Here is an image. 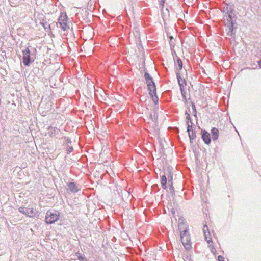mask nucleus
<instances>
[{
	"label": "nucleus",
	"mask_w": 261,
	"mask_h": 261,
	"mask_svg": "<svg viewBox=\"0 0 261 261\" xmlns=\"http://www.w3.org/2000/svg\"><path fill=\"white\" fill-rule=\"evenodd\" d=\"M178 228L180 232V238L182 243L186 250L191 248V240L188 234L187 225L183 222V220H179Z\"/></svg>",
	"instance_id": "1"
},
{
	"label": "nucleus",
	"mask_w": 261,
	"mask_h": 261,
	"mask_svg": "<svg viewBox=\"0 0 261 261\" xmlns=\"http://www.w3.org/2000/svg\"><path fill=\"white\" fill-rule=\"evenodd\" d=\"M59 218V213L57 211H48L45 216V221L47 224H52L56 222Z\"/></svg>",
	"instance_id": "2"
},
{
	"label": "nucleus",
	"mask_w": 261,
	"mask_h": 261,
	"mask_svg": "<svg viewBox=\"0 0 261 261\" xmlns=\"http://www.w3.org/2000/svg\"><path fill=\"white\" fill-rule=\"evenodd\" d=\"M58 22L61 29L63 31H66L69 29V25L67 23V16L65 13L61 14L58 19Z\"/></svg>",
	"instance_id": "3"
},
{
	"label": "nucleus",
	"mask_w": 261,
	"mask_h": 261,
	"mask_svg": "<svg viewBox=\"0 0 261 261\" xmlns=\"http://www.w3.org/2000/svg\"><path fill=\"white\" fill-rule=\"evenodd\" d=\"M19 211L22 214L30 217H34L35 216L36 213L33 207H20L18 209Z\"/></svg>",
	"instance_id": "4"
},
{
	"label": "nucleus",
	"mask_w": 261,
	"mask_h": 261,
	"mask_svg": "<svg viewBox=\"0 0 261 261\" xmlns=\"http://www.w3.org/2000/svg\"><path fill=\"white\" fill-rule=\"evenodd\" d=\"M60 130L56 127L49 126L47 128V133L48 136L50 137L57 138L61 134Z\"/></svg>",
	"instance_id": "5"
},
{
	"label": "nucleus",
	"mask_w": 261,
	"mask_h": 261,
	"mask_svg": "<svg viewBox=\"0 0 261 261\" xmlns=\"http://www.w3.org/2000/svg\"><path fill=\"white\" fill-rule=\"evenodd\" d=\"M23 63L26 66H29L31 63L30 51L28 48L23 51Z\"/></svg>",
	"instance_id": "6"
},
{
	"label": "nucleus",
	"mask_w": 261,
	"mask_h": 261,
	"mask_svg": "<svg viewBox=\"0 0 261 261\" xmlns=\"http://www.w3.org/2000/svg\"><path fill=\"white\" fill-rule=\"evenodd\" d=\"M67 191L68 193H76L79 190L78 185L73 182L68 183L67 184Z\"/></svg>",
	"instance_id": "7"
},
{
	"label": "nucleus",
	"mask_w": 261,
	"mask_h": 261,
	"mask_svg": "<svg viewBox=\"0 0 261 261\" xmlns=\"http://www.w3.org/2000/svg\"><path fill=\"white\" fill-rule=\"evenodd\" d=\"M146 82L147 83L148 88L149 90V94H152V92H153L155 94L156 87L153 80H146Z\"/></svg>",
	"instance_id": "8"
},
{
	"label": "nucleus",
	"mask_w": 261,
	"mask_h": 261,
	"mask_svg": "<svg viewBox=\"0 0 261 261\" xmlns=\"http://www.w3.org/2000/svg\"><path fill=\"white\" fill-rule=\"evenodd\" d=\"M176 76L178 80V84L180 86L181 92L182 95H184V87L186 84V81L184 79H182L178 72H176Z\"/></svg>",
	"instance_id": "9"
},
{
	"label": "nucleus",
	"mask_w": 261,
	"mask_h": 261,
	"mask_svg": "<svg viewBox=\"0 0 261 261\" xmlns=\"http://www.w3.org/2000/svg\"><path fill=\"white\" fill-rule=\"evenodd\" d=\"M202 139L204 143L209 144L211 142L210 134L204 130H202Z\"/></svg>",
	"instance_id": "10"
},
{
	"label": "nucleus",
	"mask_w": 261,
	"mask_h": 261,
	"mask_svg": "<svg viewBox=\"0 0 261 261\" xmlns=\"http://www.w3.org/2000/svg\"><path fill=\"white\" fill-rule=\"evenodd\" d=\"M203 231L204 234L205 238L208 244L212 243V239L210 237V233L208 231V227L206 225H204Z\"/></svg>",
	"instance_id": "11"
},
{
	"label": "nucleus",
	"mask_w": 261,
	"mask_h": 261,
	"mask_svg": "<svg viewBox=\"0 0 261 261\" xmlns=\"http://www.w3.org/2000/svg\"><path fill=\"white\" fill-rule=\"evenodd\" d=\"M211 133H212V138L214 141H215L218 139L219 137V130L213 127L211 129Z\"/></svg>",
	"instance_id": "12"
},
{
	"label": "nucleus",
	"mask_w": 261,
	"mask_h": 261,
	"mask_svg": "<svg viewBox=\"0 0 261 261\" xmlns=\"http://www.w3.org/2000/svg\"><path fill=\"white\" fill-rule=\"evenodd\" d=\"M224 18L227 20L228 24L233 23V17L232 16L231 11L228 10L226 14L224 15Z\"/></svg>",
	"instance_id": "13"
},
{
	"label": "nucleus",
	"mask_w": 261,
	"mask_h": 261,
	"mask_svg": "<svg viewBox=\"0 0 261 261\" xmlns=\"http://www.w3.org/2000/svg\"><path fill=\"white\" fill-rule=\"evenodd\" d=\"M161 182L162 188L164 189H167V186H166L167 178L165 175H164L162 176Z\"/></svg>",
	"instance_id": "14"
},
{
	"label": "nucleus",
	"mask_w": 261,
	"mask_h": 261,
	"mask_svg": "<svg viewBox=\"0 0 261 261\" xmlns=\"http://www.w3.org/2000/svg\"><path fill=\"white\" fill-rule=\"evenodd\" d=\"M228 30L227 32V35L231 36L233 34V23H231L228 24Z\"/></svg>",
	"instance_id": "15"
},
{
	"label": "nucleus",
	"mask_w": 261,
	"mask_h": 261,
	"mask_svg": "<svg viewBox=\"0 0 261 261\" xmlns=\"http://www.w3.org/2000/svg\"><path fill=\"white\" fill-rule=\"evenodd\" d=\"M40 24L46 31H48L50 29V25L47 21L41 22Z\"/></svg>",
	"instance_id": "16"
},
{
	"label": "nucleus",
	"mask_w": 261,
	"mask_h": 261,
	"mask_svg": "<svg viewBox=\"0 0 261 261\" xmlns=\"http://www.w3.org/2000/svg\"><path fill=\"white\" fill-rule=\"evenodd\" d=\"M67 142V144H68V143H70V141L68 138H65ZM73 151V148L72 146H69L68 145H67V147L66 148V151L67 153H70Z\"/></svg>",
	"instance_id": "17"
},
{
	"label": "nucleus",
	"mask_w": 261,
	"mask_h": 261,
	"mask_svg": "<svg viewBox=\"0 0 261 261\" xmlns=\"http://www.w3.org/2000/svg\"><path fill=\"white\" fill-rule=\"evenodd\" d=\"M150 118L151 119L155 122L158 119V115L156 112H153V113L150 114Z\"/></svg>",
	"instance_id": "18"
},
{
	"label": "nucleus",
	"mask_w": 261,
	"mask_h": 261,
	"mask_svg": "<svg viewBox=\"0 0 261 261\" xmlns=\"http://www.w3.org/2000/svg\"><path fill=\"white\" fill-rule=\"evenodd\" d=\"M168 184L169 187V190L171 193L172 194H174V187L173 186V183L172 181V179L171 180H168Z\"/></svg>",
	"instance_id": "19"
},
{
	"label": "nucleus",
	"mask_w": 261,
	"mask_h": 261,
	"mask_svg": "<svg viewBox=\"0 0 261 261\" xmlns=\"http://www.w3.org/2000/svg\"><path fill=\"white\" fill-rule=\"evenodd\" d=\"M175 64L176 66H178L179 68V69H181L182 68V61L180 59H178L177 61L175 62Z\"/></svg>",
	"instance_id": "20"
},
{
	"label": "nucleus",
	"mask_w": 261,
	"mask_h": 261,
	"mask_svg": "<svg viewBox=\"0 0 261 261\" xmlns=\"http://www.w3.org/2000/svg\"><path fill=\"white\" fill-rule=\"evenodd\" d=\"M189 134V138H190V142L191 143H192V140L195 138L196 137V134H195V133L192 132L191 133H190V134Z\"/></svg>",
	"instance_id": "21"
},
{
	"label": "nucleus",
	"mask_w": 261,
	"mask_h": 261,
	"mask_svg": "<svg viewBox=\"0 0 261 261\" xmlns=\"http://www.w3.org/2000/svg\"><path fill=\"white\" fill-rule=\"evenodd\" d=\"M152 97V99L153 100V101L155 102V103H156L158 101V98L156 95V93L155 94L153 92H152V94H150Z\"/></svg>",
	"instance_id": "22"
},
{
	"label": "nucleus",
	"mask_w": 261,
	"mask_h": 261,
	"mask_svg": "<svg viewBox=\"0 0 261 261\" xmlns=\"http://www.w3.org/2000/svg\"><path fill=\"white\" fill-rule=\"evenodd\" d=\"M78 259L80 261H86V258L84 256L81 255L80 253L77 254Z\"/></svg>",
	"instance_id": "23"
},
{
	"label": "nucleus",
	"mask_w": 261,
	"mask_h": 261,
	"mask_svg": "<svg viewBox=\"0 0 261 261\" xmlns=\"http://www.w3.org/2000/svg\"><path fill=\"white\" fill-rule=\"evenodd\" d=\"M144 77H145V80H153L152 77L149 75V74L146 72L145 73Z\"/></svg>",
	"instance_id": "24"
},
{
	"label": "nucleus",
	"mask_w": 261,
	"mask_h": 261,
	"mask_svg": "<svg viewBox=\"0 0 261 261\" xmlns=\"http://www.w3.org/2000/svg\"><path fill=\"white\" fill-rule=\"evenodd\" d=\"M187 132H188V134H190V133L193 132L192 126L191 124H188Z\"/></svg>",
	"instance_id": "25"
},
{
	"label": "nucleus",
	"mask_w": 261,
	"mask_h": 261,
	"mask_svg": "<svg viewBox=\"0 0 261 261\" xmlns=\"http://www.w3.org/2000/svg\"><path fill=\"white\" fill-rule=\"evenodd\" d=\"M218 258L219 261H224V258L221 255H219Z\"/></svg>",
	"instance_id": "26"
},
{
	"label": "nucleus",
	"mask_w": 261,
	"mask_h": 261,
	"mask_svg": "<svg viewBox=\"0 0 261 261\" xmlns=\"http://www.w3.org/2000/svg\"><path fill=\"white\" fill-rule=\"evenodd\" d=\"M186 113L187 114L186 119H187V121H189V120H191L190 116L187 112Z\"/></svg>",
	"instance_id": "27"
},
{
	"label": "nucleus",
	"mask_w": 261,
	"mask_h": 261,
	"mask_svg": "<svg viewBox=\"0 0 261 261\" xmlns=\"http://www.w3.org/2000/svg\"><path fill=\"white\" fill-rule=\"evenodd\" d=\"M211 252L213 253H215V252H216V250L213 247H212L211 248Z\"/></svg>",
	"instance_id": "28"
},
{
	"label": "nucleus",
	"mask_w": 261,
	"mask_h": 261,
	"mask_svg": "<svg viewBox=\"0 0 261 261\" xmlns=\"http://www.w3.org/2000/svg\"><path fill=\"white\" fill-rule=\"evenodd\" d=\"M187 125H188V124H191V125H192V121H191V120H189V121H187Z\"/></svg>",
	"instance_id": "29"
},
{
	"label": "nucleus",
	"mask_w": 261,
	"mask_h": 261,
	"mask_svg": "<svg viewBox=\"0 0 261 261\" xmlns=\"http://www.w3.org/2000/svg\"><path fill=\"white\" fill-rule=\"evenodd\" d=\"M259 66L261 68V60L258 62Z\"/></svg>",
	"instance_id": "30"
},
{
	"label": "nucleus",
	"mask_w": 261,
	"mask_h": 261,
	"mask_svg": "<svg viewBox=\"0 0 261 261\" xmlns=\"http://www.w3.org/2000/svg\"><path fill=\"white\" fill-rule=\"evenodd\" d=\"M193 107V109L194 111H196V109H195V106H193V107Z\"/></svg>",
	"instance_id": "31"
}]
</instances>
